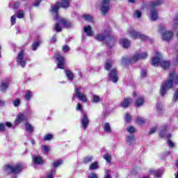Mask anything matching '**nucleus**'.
Wrapping results in <instances>:
<instances>
[{
  "instance_id": "1",
  "label": "nucleus",
  "mask_w": 178,
  "mask_h": 178,
  "mask_svg": "<svg viewBox=\"0 0 178 178\" xmlns=\"http://www.w3.org/2000/svg\"><path fill=\"white\" fill-rule=\"evenodd\" d=\"M69 0H61V3L57 2L56 4L51 6L50 12H51V13L54 15V19L58 21V23L56 24L54 26V29L57 33H60V31H62V27L59 26V24H61V26H63V27H70V26H72V24H70L69 21H67L65 18H60L58 15V10L60 8H63L64 9H66L67 8H69Z\"/></svg>"
},
{
  "instance_id": "2",
  "label": "nucleus",
  "mask_w": 178,
  "mask_h": 178,
  "mask_svg": "<svg viewBox=\"0 0 178 178\" xmlns=\"http://www.w3.org/2000/svg\"><path fill=\"white\" fill-rule=\"evenodd\" d=\"M174 84H178V74L172 71L169 74V78L167 81L163 82L160 90L161 97H163L168 92V90L172 88Z\"/></svg>"
},
{
  "instance_id": "3",
  "label": "nucleus",
  "mask_w": 178,
  "mask_h": 178,
  "mask_svg": "<svg viewBox=\"0 0 178 178\" xmlns=\"http://www.w3.org/2000/svg\"><path fill=\"white\" fill-rule=\"evenodd\" d=\"M163 3V0H152L149 3L151 21L155 22L158 20V6H161Z\"/></svg>"
},
{
  "instance_id": "4",
  "label": "nucleus",
  "mask_w": 178,
  "mask_h": 178,
  "mask_svg": "<svg viewBox=\"0 0 178 178\" xmlns=\"http://www.w3.org/2000/svg\"><path fill=\"white\" fill-rule=\"evenodd\" d=\"M152 65L155 67L161 66L162 69H168V67L170 66V63L163 60L162 58V54L159 52H156V56L152 58Z\"/></svg>"
},
{
  "instance_id": "5",
  "label": "nucleus",
  "mask_w": 178,
  "mask_h": 178,
  "mask_svg": "<svg viewBox=\"0 0 178 178\" xmlns=\"http://www.w3.org/2000/svg\"><path fill=\"white\" fill-rule=\"evenodd\" d=\"M148 56L147 52H143L140 54H135L132 58L130 57H123L122 58V63L123 65H127V63H134L137 62V60H140V59H145Z\"/></svg>"
},
{
  "instance_id": "6",
  "label": "nucleus",
  "mask_w": 178,
  "mask_h": 178,
  "mask_svg": "<svg viewBox=\"0 0 178 178\" xmlns=\"http://www.w3.org/2000/svg\"><path fill=\"white\" fill-rule=\"evenodd\" d=\"M23 170V165L22 164H14V165H7L4 168V172L6 175H10V173H13V175H17L20 173Z\"/></svg>"
},
{
  "instance_id": "7",
  "label": "nucleus",
  "mask_w": 178,
  "mask_h": 178,
  "mask_svg": "<svg viewBox=\"0 0 178 178\" xmlns=\"http://www.w3.org/2000/svg\"><path fill=\"white\" fill-rule=\"evenodd\" d=\"M110 31H104V33H99L96 35L95 38L97 41H104L107 37H108V40L106 43L109 48H112L115 44V39L113 38H110Z\"/></svg>"
},
{
  "instance_id": "8",
  "label": "nucleus",
  "mask_w": 178,
  "mask_h": 178,
  "mask_svg": "<svg viewBox=\"0 0 178 178\" xmlns=\"http://www.w3.org/2000/svg\"><path fill=\"white\" fill-rule=\"evenodd\" d=\"M159 29L163 41H170L173 38V31L166 30L163 25H160Z\"/></svg>"
},
{
  "instance_id": "9",
  "label": "nucleus",
  "mask_w": 178,
  "mask_h": 178,
  "mask_svg": "<svg viewBox=\"0 0 178 178\" xmlns=\"http://www.w3.org/2000/svg\"><path fill=\"white\" fill-rule=\"evenodd\" d=\"M76 111H81V113L83 115L81 120V123L82 124V129L86 130V129L88 127V123H90V122L88 121V117H87V114H86V113H84L83 111V105H81V104L78 103Z\"/></svg>"
},
{
  "instance_id": "10",
  "label": "nucleus",
  "mask_w": 178,
  "mask_h": 178,
  "mask_svg": "<svg viewBox=\"0 0 178 178\" xmlns=\"http://www.w3.org/2000/svg\"><path fill=\"white\" fill-rule=\"evenodd\" d=\"M29 57L26 55L24 50H21L17 57V65L22 67H26V63Z\"/></svg>"
},
{
  "instance_id": "11",
  "label": "nucleus",
  "mask_w": 178,
  "mask_h": 178,
  "mask_svg": "<svg viewBox=\"0 0 178 178\" xmlns=\"http://www.w3.org/2000/svg\"><path fill=\"white\" fill-rule=\"evenodd\" d=\"M75 97H77L82 102H87V96L84 94V88L81 86L75 88Z\"/></svg>"
},
{
  "instance_id": "12",
  "label": "nucleus",
  "mask_w": 178,
  "mask_h": 178,
  "mask_svg": "<svg viewBox=\"0 0 178 178\" xmlns=\"http://www.w3.org/2000/svg\"><path fill=\"white\" fill-rule=\"evenodd\" d=\"M128 33L129 35L131 37V38H134L135 40L136 38H140L143 41H146V40H148V36H146L145 35L141 34V33L136 31V30L131 29L128 31Z\"/></svg>"
},
{
  "instance_id": "13",
  "label": "nucleus",
  "mask_w": 178,
  "mask_h": 178,
  "mask_svg": "<svg viewBox=\"0 0 178 178\" xmlns=\"http://www.w3.org/2000/svg\"><path fill=\"white\" fill-rule=\"evenodd\" d=\"M111 0H102L100 10L102 15H105L108 12H109V9H111Z\"/></svg>"
},
{
  "instance_id": "14",
  "label": "nucleus",
  "mask_w": 178,
  "mask_h": 178,
  "mask_svg": "<svg viewBox=\"0 0 178 178\" xmlns=\"http://www.w3.org/2000/svg\"><path fill=\"white\" fill-rule=\"evenodd\" d=\"M54 58L58 60L57 67L58 69H65V58L60 54L57 53L55 54Z\"/></svg>"
},
{
  "instance_id": "15",
  "label": "nucleus",
  "mask_w": 178,
  "mask_h": 178,
  "mask_svg": "<svg viewBox=\"0 0 178 178\" xmlns=\"http://www.w3.org/2000/svg\"><path fill=\"white\" fill-rule=\"evenodd\" d=\"M29 118H27V115H24V113H19L15 120V124H20L22 122H27Z\"/></svg>"
},
{
  "instance_id": "16",
  "label": "nucleus",
  "mask_w": 178,
  "mask_h": 178,
  "mask_svg": "<svg viewBox=\"0 0 178 178\" xmlns=\"http://www.w3.org/2000/svg\"><path fill=\"white\" fill-rule=\"evenodd\" d=\"M108 78L113 83H118V70L113 69L108 74Z\"/></svg>"
},
{
  "instance_id": "17",
  "label": "nucleus",
  "mask_w": 178,
  "mask_h": 178,
  "mask_svg": "<svg viewBox=\"0 0 178 178\" xmlns=\"http://www.w3.org/2000/svg\"><path fill=\"white\" fill-rule=\"evenodd\" d=\"M149 175H153V176L156 178L162 177V175H163V170H154L151 169L149 171Z\"/></svg>"
},
{
  "instance_id": "18",
  "label": "nucleus",
  "mask_w": 178,
  "mask_h": 178,
  "mask_svg": "<svg viewBox=\"0 0 178 178\" xmlns=\"http://www.w3.org/2000/svg\"><path fill=\"white\" fill-rule=\"evenodd\" d=\"M133 102V99L131 98H124L123 101L120 104L121 108H128L130 104Z\"/></svg>"
},
{
  "instance_id": "19",
  "label": "nucleus",
  "mask_w": 178,
  "mask_h": 178,
  "mask_svg": "<svg viewBox=\"0 0 178 178\" xmlns=\"http://www.w3.org/2000/svg\"><path fill=\"white\" fill-rule=\"evenodd\" d=\"M168 129V125H164L162 127V129L161 130L159 135L161 137H167V138H170L172 137V134H166V130Z\"/></svg>"
},
{
  "instance_id": "20",
  "label": "nucleus",
  "mask_w": 178,
  "mask_h": 178,
  "mask_svg": "<svg viewBox=\"0 0 178 178\" xmlns=\"http://www.w3.org/2000/svg\"><path fill=\"white\" fill-rule=\"evenodd\" d=\"M33 161L35 165H42L44 164V159H42V157L40 156H33Z\"/></svg>"
},
{
  "instance_id": "21",
  "label": "nucleus",
  "mask_w": 178,
  "mask_h": 178,
  "mask_svg": "<svg viewBox=\"0 0 178 178\" xmlns=\"http://www.w3.org/2000/svg\"><path fill=\"white\" fill-rule=\"evenodd\" d=\"M9 88V82H1L0 83V92H6V90Z\"/></svg>"
},
{
  "instance_id": "22",
  "label": "nucleus",
  "mask_w": 178,
  "mask_h": 178,
  "mask_svg": "<svg viewBox=\"0 0 178 178\" xmlns=\"http://www.w3.org/2000/svg\"><path fill=\"white\" fill-rule=\"evenodd\" d=\"M83 30L88 37H91L94 35V32H92V29H91V26H85Z\"/></svg>"
},
{
  "instance_id": "23",
  "label": "nucleus",
  "mask_w": 178,
  "mask_h": 178,
  "mask_svg": "<svg viewBox=\"0 0 178 178\" xmlns=\"http://www.w3.org/2000/svg\"><path fill=\"white\" fill-rule=\"evenodd\" d=\"M25 130L27 133H33L34 131V127L31 125L30 123H25Z\"/></svg>"
},
{
  "instance_id": "24",
  "label": "nucleus",
  "mask_w": 178,
  "mask_h": 178,
  "mask_svg": "<svg viewBox=\"0 0 178 178\" xmlns=\"http://www.w3.org/2000/svg\"><path fill=\"white\" fill-rule=\"evenodd\" d=\"M136 108H140V106H143L144 105V97H138L135 102Z\"/></svg>"
},
{
  "instance_id": "25",
  "label": "nucleus",
  "mask_w": 178,
  "mask_h": 178,
  "mask_svg": "<svg viewBox=\"0 0 178 178\" xmlns=\"http://www.w3.org/2000/svg\"><path fill=\"white\" fill-rule=\"evenodd\" d=\"M6 127H12V123L6 122V124L3 123H0V131H5V130H6Z\"/></svg>"
},
{
  "instance_id": "26",
  "label": "nucleus",
  "mask_w": 178,
  "mask_h": 178,
  "mask_svg": "<svg viewBox=\"0 0 178 178\" xmlns=\"http://www.w3.org/2000/svg\"><path fill=\"white\" fill-rule=\"evenodd\" d=\"M120 44H122L123 48L127 49L130 47V42L127 39H122L120 40Z\"/></svg>"
},
{
  "instance_id": "27",
  "label": "nucleus",
  "mask_w": 178,
  "mask_h": 178,
  "mask_svg": "<svg viewBox=\"0 0 178 178\" xmlns=\"http://www.w3.org/2000/svg\"><path fill=\"white\" fill-rule=\"evenodd\" d=\"M90 170H97V169H99V165H98V161H95L92 163L90 167Z\"/></svg>"
},
{
  "instance_id": "28",
  "label": "nucleus",
  "mask_w": 178,
  "mask_h": 178,
  "mask_svg": "<svg viewBox=\"0 0 178 178\" xmlns=\"http://www.w3.org/2000/svg\"><path fill=\"white\" fill-rule=\"evenodd\" d=\"M65 74L70 81H73V79L74 77L73 72H72L70 70H65Z\"/></svg>"
},
{
  "instance_id": "29",
  "label": "nucleus",
  "mask_w": 178,
  "mask_h": 178,
  "mask_svg": "<svg viewBox=\"0 0 178 178\" xmlns=\"http://www.w3.org/2000/svg\"><path fill=\"white\" fill-rule=\"evenodd\" d=\"M104 129L106 133H108V134L112 133V129L111 128V124H109L108 122H106L104 124Z\"/></svg>"
},
{
  "instance_id": "30",
  "label": "nucleus",
  "mask_w": 178,
  "mask_h": 178,
  "mask_svg": "<svg viewBox=\"0 0 178 178\" xmlns=\"http://www.w3.org/2000/svg\"><path fill=\"white\" fill-rule=\"evenodd\" d=\"M113 63V60H108L106 65H105V69L106 70H111V67H112V64Z\"/></svg>"
},
{
  "instance_id": "31",
  "label": "nucleus",
  "mask_w": 178,
  "mask_h": 178,
  "mask_svg": "<svg viewBox=\"0 0 178 178\" xmlns=\"http://www.w3.org/2000/svg\"><path fill=\"white\" fill-rule=\"evenodd\" d=\"M134 141H136V139L134 138V136L130 135L127 137V142L129 144H133V143H134Z\"/></svg>"
},
{
  "instance_id": "32",
  "label": "nucleus",
  "mask_w": 178,
  "mask_h": 178,
  "mask_svg": "<svg viewBox=\"0 0 178 178\" xmlns=\"http://www.w3.org/2000/svg\"><path fill=\"white\" fill-rule=\"evenodd\" d=\"M31 97H33V92L27 90L25 93V99L26 101H30Z\"/></svg>"
},
{
  "instance_id": "33",
  "label": "nucleus",
  "mask_w": 178,
  "mask_h": 178,
  "mask_svg": "<svg viewBox=\"0 0 178 178\" xmlns=\"http://www.w3.org/2000/svg\"><path fill=\"white\" fill-rule=\"evenodd\" d=\"M99 101H100L99 96L95 95H92V102H93V104H98Z\"/></svg>"
},
{
  "instance_id": "34",
  "label": "nucleus",
  "mask_w": 178,
  "mask_h": 178,
  "mask_svg": "<svg viewBox=\"0 0 178 178\" xmlns=\"http://www.w3.org/2000/svg\"><path fill=\"white\" fill-rule=\"evenodd\" d=\"M136 122L139 124H144V123H145V119L143 117H138L136 118Z\"/></svg>"
},
{
  "instance_id": "35",
  "label": "nucleus",
  "mask_w": 178,
  "mask_h": 178,
  "mask_svg": "<svg viewBox=\"0 0 178 178\" xmlns=\"http://www.w3.org/2000/svg\"><path fill=\"white\" fill-rule=\"evenodd\" d=\"M104 159L108 162V163H111V161H112V156L109 154H106L104 155Z\"/></svg>"
},
{
  "instance_id": "36",
  "label": "nucleus",
  "mask_w": 178,
  "mask_h": 178,
  "mask_svg": "<svg viewBox=\"0 0 178 178\" xmlns=\"http://www.w3.org/2000/svg\"><path fill=\"white\" fill-rule=\"evenodd\" d=\"M134 16V17H137V19H140V17H141L142 16L141 11L140 10H135Z\"/></svg>"
},
{
  "instance_id": "37",
  "label": "nucleus",
  "mask_w": 178,
  "mask_h": 178,
  "mask_svg": "<svg viewBox=\"0 0 178 178\" xmlns=\"http://www.w3.org/2000/svg\"><path fill=\"white\" fill-rule=\"evenodd\" d=\"M56 169L52 168L51 170L50 174L47 175L45 178H54V175L56 173Z\"/></svg>"
},
{
  "instance_id": "38",
  "label": "nucleus",
  "mask_w": 178,
  "mask_h": 178,
  "mask_svg": "<svg viewBox=\"0 0 178 178\" xmlns=\"http://www.w3.org/2000/svg\"><path fill=\"white\" fill-rule=\"evenodd\" d=\"M93 159H94V157H92V156H88L84 158V163H90V162H91V161H92Z\"/></svg>"
},
{
  "instance_id": "39",
  "label": "nucleus",
  "mask_w": 178,
  "mask_h": 178,
  "mask_svg": "<svg viewBox=\"0 0 178 178\" xmlns=\"http://www.w3.org/2000/svg\"><path fill=\"white\" fill-rule=\"evenodd\" d=\"M83 17L86 22H91L92 20V17L90 15H85Z\"/></svg>"
},
{
  "instance_id": "40",
  "label": "nucleus",
  "mask_w": 178,
  "mask_h": 178,
  "mask_svg": "<svg viewBox=\"0 0 178 178\" xmlns=\"http://www.w3.org/2000/svg\"><path fill=\"white\" fill-rule=\"evenodd\" d=\"M40 41L35 42L32 45V49L33 51H35L37 49L38 47H40Z\"/></svg>"
},
{
  "instance_id": "41",
  "label": "nucleus",
  "mask_w": 178,
  "mask_h": 178,
  "mask_svg": "<svg viewBox=\"0 0 178 178\" xmlns=\"http://www.w3.org/2000/svg\"><path fill=\"white\" fill-rule=\"evenodd\" d=\"M17 16L18 19H23V17H24V13L22 10H19L17 13Z\"/></svg>"
},
{
  "instance_id": "42",
  "label": "nucleus",
  "mask_w": 178,
  "mask_h": 178,
  "mask_svg": "<svg viewBox=\"0 0 178 178\" xmlns=\"http://www.w3.org/2000/svg\"><path fill=\"white\" fill-rule=\"evenodd\" d=\"M60 165H62V160H58L53 163L54 168H58V166H60Z\"/></svg>"
},
{
  "instance_id": "43",
  "label": "nucleus",
  "mask_w": 178,
  "mask_h": 178,
  "mask_svg": "<svg viewBox=\"0 0 178 178\" xmlns=\"http://www.w3.org/2000/svg\"><path fill=\"white\" fill-rule=\"evenodd\" d=\"M127 131H128V133H136V128L131 126L127 128Z\"/></svg>"
},
{
  "instance_id": "44",
  "label": "nucleus",
  "mask_w": 178,
  "mask_h": 178,
  "mask_svg": "<svg viewBox=\"0 0 178 178\" xmlns=\"http://www.w3.org/2000/svg\"><path fill=\"white\" fill-rule=\"evenodd\" d=\"M177 100H178V89L175 91L174 94L172 102H176Z\"/></svg>"
},
{
  "instance_id": "45",
  "label": "nucleus",
  "mask_w": 178,
  "mask_h": 178,
  "mask_svg": "<svg viewBox=\"0 0 178 178\" xmlns=\"http://www.w3.org/2000/svg\"><path fill=\"white\" fill-rule=\"evenodd\" d=\"M52 137H53L52 134H49L44 136V141H48L49 140H52Z\"/></svg>"
},
{
  "instance_id": "46",
  "label": "nucleus",
  "mask_w": 178,
  "mask_h": 178,
  "mask_svg": "<svg viewBox=\"0 0 178 178\" xmlns=\"http://www.w3.org/2000/svg\"><path fill=\"white\" fill-rule=\"evenodd\" d=\"M131 120V116H130V114L129 113H127L125 115V122H130Z\"/></svg>"
},
{
  "instance_id": "47",
  "label": "nucleus",
  "mask_w": 178,
  "mask_h": 178,
  "mask_svg": "<svg viewBox=\"0 0 178 178\" xmlns=\"http://www.w3.org/2000/svg\"><path fill=\"white\" fill-rule=\"evenodd\" d=\"M13 105H14V106L17 108V106H19V105H20V99H15L13 102Z\"/></svg>"
},
{
  "instance_id": "48",
  "label": "nucleus",
  "mask_w": 178,
  "mask_h": 178,
  "mask_svg": "<svg viewBox=\"0 0 178 178\" xmlns=\"http://www.w3.org/2000/svg\"><path fill=\"white\" fill-rule=\"evenodd\" d=\"M11 24H16V15H13L10 19Z\"/></svg>"
},
{
  "instance_id": "49",
  "label": "nucleus",
  "mask_w": 178,
  "mask_h": 178,
  "mask_svg": "<svg viewBox=\"0 0 178 178\" xmlns=\"http://www.w3.org/2000/svg\"><path fill=\"white\" fill-rule=\"evenodd\" d=\"M162 104H157L156 105V109L159 111H162Z\"/></svg>"
},
{
  "instance_id": "50",
  "label": "nucleus",
  "mask_w": 178,
  "mask_h": 178,
  "mask_svg": "<svg viewBox=\"0 0 178 178\" xmlns=\"http://www.w3.org/2000/svg\"><path fill=\"white\" fill-rule=\"evenodd\" d=\"M63 52H68V51H70V48L69 47V46H63Z\"/></svg>"
},
{
  "instance_id": "51",
  "label": "nucleus",
  "mask_w": 178,
  "mask_h": 178,
  "mask_svg": "<svg viewBox=\"0 0 178 178\" xmlns=\"http://www.w3.org/2000/svg\"><path fill=\"white\" fill-rule=\"evenodd\" d=\"M167 144L169 145V147H171L172 148H173V147H175V144L170 140H168Z\"/></svg>"
},
{
  "instance_id": "52",
  "label": "nucleus",
  "mask_w": 178,
  "mask_h": 178,
  "mask_svg": "<svg viewBox=\"0 0 178 178\" xmlns=\"http://www.w3.org/2000/svg\"><path fill=\"white\" fill-rule=\"evenodd\" d=\"M89 178H98V175L95 173H91L88 176Z\"/></svg>"
},
{
  "instance_id": "53",
  "label": "nucleus",
  "mask_w": 178,
  "mask_h": 178,
  "mask_svg": "<svg viewBox=\"0 0 178 178\" xmlns=\"http://www.w3.org/2000/svg\"><path fill=\"white\" fill-rule=\"evenodd\" d=\"M141 77H147V71L145 70L141 71Z\"/></svg>"
},
{
  "instance_id": "54",
  "label": "nucleus",
  "mask_w": 178,
  "mask_h": 178,
  "mask_svg": "<svg viewBox=\"0 0 178 178\" xmlns=\"http://www.w3.org/2000/svg\"><path fill=\"white\" fill-rule=\"evenodd\" d=\"M155 131H156V128L153 127L150 129V131L149 132V134H154V133H155Z\"/></svg>"
},
{
  "instance_id": "55",
  "label": "nucleus",
  "mask_w": 178,
  "mask_h": 178,
  "mask_svg": "<svg viewBox=\"0 0 178 178\" xmlns=\"http://www.w3.org/2000/svg\"><path fill=\"white\" fill-rule=\"evenodd\" d=\"M41 1H42V0H35V3L33 4V6H38V5H40V3H41Z\"/></svg>"
},
{
  "instance_id": "56",
  "label": "nucleus",
  "mask_w": 178,
  "mask_h": 178,
  "mask_svg": "<svg viewBox=\"0 0 178 178\" xmlns=\"http://www.w3.org/2000/svg\"><path fill=\"white\" fill-rule=\"evenodd\" d=\"M20 6V3L19 2H15L14 3V9H17Z\"/></svg>"
},
{
  "instance_id": "57",
  "label": "nucleus",
  "mask_w": 178,
  "mask_h": 178,
  "mask_svg": "<svg viewBox=\"0 0 178 178\" xmlns=\"http://www.w3.org/2000/svg\"><path fill=\"white\" fill-rule=\"evenodd\" d=\"M104 178H111V171H109V170L106 171V175L104 177Z\"/></svg>"
},
{
  "instance_id": "58",
  "label": "nucleus",
  "mask_w": 178,
  "mask_h": 178,
  "mask_svg": "<svg viewBox=\"0 0 178 178\" xmlns=\"http://www.w3.org/2000/svg\"><path fill=\"white\" fill-rule=\"evenodd\" d=\"M43 149L44 151V152H48V151H49V147L45 145V146H43Z\"/></svg>"
},
{
  "instance_id": "59",
  "label": "nucleus",
  "mask_w": 178,
  "mask_h": 178,
  "mask_svg": "<svg viewBox=\"0 0 178 178\" xmlns=\"http://www.w3.org/2000/svg\"><path fill=\"white\" fill-rule=\"evenodd\" d=\"M52 42H56V35H54L51 40Z\"/></svg>"
},
{
  "instance_id": "60",
  "label": "nucleus",
  "mask_w": 178,
  "mask_h": 178,
  "mask_svg": "<svg viewBox=\"0 0 178 178\" xmlns=\"http://www.w3.org/2000/svg\"><path fill=\"white\" fill-rule=\"evenodd\" d=\"M5 105V102L0 100V106H3Z\"/></svg>"
},
{
  "instance_id": "61",
  "label": "nucleus",
  "mask_w": 178,
  "mask_h": 178,
  "mask_svg": "<svg viewBox=\"0 0 178 178\" xmlns=\"http://www.w3.org/2000/svg\"><path fill=\"white\" fill-rule=\"evenodd\" d=\"M75 99H76V96H73L72 100V101H75Z\"/></svg>"
},
{
  "instance_id": "62",
  "label": "nucleus",
  "mask_w": 178,
  "mask_h": 178,
  "mask_svg": "<svg viewBox=\"0 0 178 178\" xmlns=\"http://www.w3.org/2000/svg\"><path fill=\"white\" fill-rule=\"evenodd\" d=\"M103 115H104V116H106V111H104Z\"/></svg>"
},
{
  "instance_id": "63",
  "label": "nucleus",
  "mask_w": 178,
  "mask_h": 178,
  "mask_svg": "<svg viewBox=\"0 0 178 178\" xmlns=\"http://www.w3.org/2000/svg\"><path fill=\"white\" fill-rule=\"evenodd\" d=\"M133 95H134V97H136V92H134Z\"/></svg>"
},
{
  "instance_id": "64",
  "label": "nucleus",
  "mask_w": 178,
  "mask_h": 178,
  "mask_svg": "<svg viewBox=\"0 0 178 178\" xmlns=\"http://www.w3.org/2000/svg\"><path fill=\"white\" fill-rule=\"evenodd\" d=\"M143 178H149V177L145 176Z\"/></svg>"
}]
</instances>
